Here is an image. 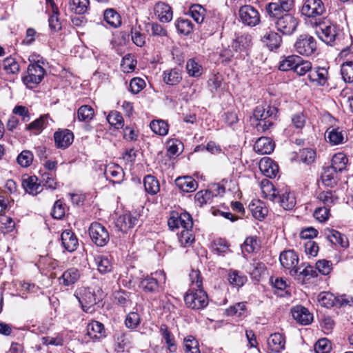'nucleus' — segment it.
Segmentation results:
<instances>
[{
  "label": "nucleus",
  "mask_w": 353,
  "mask_h": 353,
  "mask_svg": "<svg viewBox=\"0 0 353 353\" xmlns=\"http://www.w3.org/2000/svg\"><path fill=\"white\" fill-rule=\"evenodd\" d=\"M130 344V336L121 332L115 335V349L117 352H124Z\"/></svg>",
  "instance_id": "obj_42"
},
{
  "label": "nucleus",
  "mask_w": 353,
  "mask_h": 353,
  "mask_svg": "<svg viewBox=\"0 0 353 353\" xmlns=\"http://www.w3.org/2000/svg\"><path fill=\"white\" fill-rule=\"evenodd\" d=\"M175 183L179 190L185 192H192L198 188L196 181L189 176L178 177Z\"/></svg>",
  "instance_id": "obj_24"
},
{
  "label": "nucleus",
  "mask_w": 353,
  "mask_h": 353,
  "mask_svg": "<svg viewBox=\"0 0 353 353\" xmlns=\"http://www.w3.org/2000/svg\"><path fill=\"white\" fill-rule=\"evenodd\" d=\"M130 294L125 291H116L114 294V301L122 307L130 306L132 304L130 299Z\"/></svg>",
  "instance_id": "obj_53"
},
{
  "label": "nucleus",
  "mask_w": 353,
  "mask_h": 353,
  "mask_svg": "<svg viewBox=\"0 0 353 353\" xmlns=\"http://www.w3.org/2000/svg\"><path fill=\"white\" fill-rule=\"evenodd\" d=\"M299 21L293 15L286 13L279 17L276 22L277 30L284 34L290 35L296 30Z\"/></svg>",
  "instance_id": "obj_10"
},
{
  "label": "nucleus",
  "mask_w": 353,
  "mask_h": 353,
  "mask_svg": "<svg viewBox=\"0 0 353 353\" xmlns=\"http://www.w3.org/2000/svg\"><path fill=\"white\" fill-rule=\"evenodd\" d=\"M292 315L294 320L302 325H308L313 320V316L309 310L300 305L292 309Z\"/></svg>",
  "instance_id": "obj_19"
},
{
  "label": "nucleus",
  "mask_w": 353,
  "mask_h": 353,
  "mask_svg": "<svg viewBox=\"0 0 353 353\" xmlns=\"http://www.w3.org/2000/svg\"><path fill=\"white\" fill-rule=\"evenodd\" d=\"M131 37L133 43L139 46L142 47L145 43V35L141 33V26H135L131 28Z\"/></svg>",
  "instance_id": "obj_59"
},
{
  "label": "nucleus",
  "mask_w": 353,
  "mask_h": 353,
  "mask_svg": "<svg viewBox=\"0 0 353 353\" xmlns=\"http://www.w3.org/2000/svg\"><path fill=\"white\" fill-rule=\"evenodd\" d=\"M139 222L138 216L125 214L119 216L116 221V227L122 232H127L133 228Z\"/></svg>",
  "instance_id": "obj_13"
},
{
  "label": "nucleus",
  "mask_w": 353,
  "mask_h": 353,
  "mask_svg": "<svg viewBox=\"0 0 353 353\" xmlns=\"http://www.w3.org/2000/svg\"><path fill=\"white\" fill-rule=\"evenodd\" d=\"M274 143L266 137L259 138L254 145V151L259 154H268L273 152Z\"/></svg>",
  "instance_id": "obj_20"
},
{
  "label": "nucleus",
  "mask_w": 353,
  "mask_h": 353,
  "mask_svg": "<svg viewBox=\"0 0 353 353\" xmlns=\"http://www.w3.org/2000/svg\"><path fill=\"white\" fill-rule=\"evenodd\" d=\"M322 0H303L301 13L307 18L316 19L325 13Z\"/></svg>",
  "instance_id": "obj_8"
},
{
  "label": "nucleus",
  "mask_w": 353,
  "mask_h": 353,
  "mask_svg": "<svg viewBox=\"0 0 353 353\" xmlns=\"http://www.w3.org/2000/svg\"><path fill=\"white\" fill-rule=\"evenodd\" d=\"M104 20L113 28H117L121 24V16L113 9H107L104 12Z\"/></svg>",
  "instance_id": "obj_41"
},
{
  "label": "nucleus",
  "mask_w": 353,
  "mask_h": 353,
  "mask_svg": "<svg viewBox=\"0 0 353 353\" xmlns=\"http://www.w3.org/2000/svg\"><path fill=\"white\" fill-rule=\"evenodd\" d=\"M47 1L50 3L52 9V14L48 20L49 26L52 30L55 31L59 30L61 28V26L58 17V8L52 0H47Z\"/></svg>",
  "instance_id": "obj_51"
},
{
  "label": "nucleus",
  "mask_w": 353,
  "mask_h": 353,
  "mask_svg": "<svg viewBox=\"0 0 353 353\" xmlns=\"http://www.w3.org/2000/svg\"><path fill=\"white\" fill-rule=\"evenodd\" d=\"M301 61V57L297 55L284 57L279 62V69L281 71L294 70L296 65Z\"/></svg>",
  "instance_id": "obj_31"
},
{
  "label": "nucleus",
  "mask_w": 353,
  "mask_h": 353,
  "mask_svg": "<svg viewBox=\"0 0 353 353\" xmlns=\"http://www.w3.org/2000/svg\"><path fill=\"white\" fill-rule=\"evenodd\" d=\"M3 68L8 74H17L19 72L20 67L14 58L9 57L3 61Z\"/></svg>",
  "instance_id": "obj_54"
},
{
  "label": "nucleus",
  "mask_w": 353,
  "mask_h": 353,
  "mask_svg": "<svg viewBox=\"0 0 353 353\" xmlns=\"http://www.w3.org/2000/svg\"><path fill=\"white\" fill-rule=\"evenodd\" d=\"M89 3V0H70L69 8L75 14H82L87 11Z\"/></svg>",
  "instance_id": "obj_40"
},
{
  "label": "nucleus",
  "mask_w": 353,
  "mask_h": 353,
  "mask_svg": "<svg viewBox=\"0 0 353 353\" xmlns=\"http://www.w3.org/2000/svg\"><path fill=\"white\" fill-rule=\"evenodd\" d=\"M94 115V110L88 105L81 106L77 111V118L80 121L88 122L93 119Z\"/></svg>",
  "instance_id": "obj_50"
},
{
  "label": "nucleus",
  "mask_w": 353,
  "mask_h": 353,
  "mask_svg": "<svg viewBox=\"0 0 353 353\" xmlns=\"http://www.w3.org/2000/svg\"><path fill=\"white\" fill-rule=\"evenodd\" d=\"M37 181L38 179L36 176H29L23 181V187L29 194L36 195L43 190L41 185Z\"/></svg>",
  "instance_id": "obj_30"
},
{
  "label": "nucleus",
  "mask_w": 353,
  "mask_h": 353,
  "mask_svg": "<svg viewBox=\"0 0 353 353\" xmlns=\"http://www.w3.org/2000/svg\"><path fill=\"white\" fill-rule=\"evenodd\" d=\"M315 32L323 42L332 45L337 36V27L328 20L316 21Z\"/></svg>",
  "instance_id": "obj_2"
},
{
  "label": "nucleus",
  "mask_w": 353,
  "mask_h": 353,
  "mask_svg": "<svg viewBox=\"0 0 353 353\" xmlns=\"http://www.w3.org/2000/svg\"><path fill=\"white\" fill-rule=\"evenodd\" d=\"M344 134L339 128H330L326 130L325 137L332 145H336L343 143Z\"/></svg>",
  "instance_id": "obj_27"
},
{
  "label": "nucleus",
  "mask_w": 353,
  "mask_h": 353,
  "mask_svg": "<svg viewBox=\"0 0 353 353\" xmlns=\"http://www.w3.org/2000/svg\"><path fill=\"white\" fill-rule=\"evenodd\" d=\"M94 261L100 273L106 274L111 272L112 265L108 256L103 255L97 256L94 257Z\"/></svg>",
  "instance_id": "obj_38"
},
{
  "label": "nucleus",
  "mask_w": 353,
  "mask_h": 353,
  "mask_svg": "<svg viewBox=\"0 0 353 353\" xmlns=\"http://www.w3.org/2000/svg\"><path fill=\"white\" fill-rule=\"evenodd\" d=\"M317 198L325 205L324 207H327L328 208L334 205L339 199L335 192H332L331 190L320 192L318 194Z\"/></svg>",
  "instance_id": "obj_44"
},
{
  "label": "nucleus",
  "mask_w": 353,
  "mask_h": 353,
  "mask_svg": "<svg viewBox=\"0 0 353 353\" xmlns=\"http://www.w3.org/2000/svg\"><path fill=\"white\" fill-rule=\"evenodd\" d=\"M348 159L347 157L341 152L335 154L332 159V165L330 166L339 172L345 170Z\"/></svg>",
  "instance_id": "obj_37"
},
{
  "label": "nucleus",
  "mask_w": 353,
  "mask_h": 353,
  "mask_svg": "<svg viewBox=\"0 0 353 353\" xmlns=\"http://www.w3.org/2000/svg\"><path fill=\"white\" fill-rule=\"evenodd\" d=\"M327 70L325 68L317 67L312 68L307 77L313 85L322 86L327 82Z\"/></svg>",
  "instance_id": "obj_17"
},
{
  "label": "nucleus",
  "mask_w": 353,
  "mask_h": 353,
  "mask_svg": "<svg viewBox=\"0 0 353 353\" xmlns=\"http://www.w3.org/2000/svg\"><path fill=\"white\" fill-rule=\"evenodd\" d=\"M179 241L183 247H189L194 242V236L190 229L181 230L179 234Z\"/></svg>",
  "instance_id": "obj_58"
},
{
  "label": "nucleus",
  "mask_w": 353,
  "mask_h": 353,
  "mask_svg": "<svg viewBox=\"0 0 353 353\" xmlns=\"http://www.w3.org/2000/svg\"><path fill=\"white\" fill-rule=\"evenodd\" d=\"M81 272L76 268H70L65 270L62 275L59 277V285L70 287L74 285L80 279Z\"/></svg>",
  "instance_id": "obj_14"
},
{
  "label": "nucleus",
  "mask_w": 353,
  "mask_h": 353,
  "mask_svg": "<svg viewBox=\"0 0 353 353\" xmlns=\"http://www.w3.org/2000/svg\"><path fill=\"white\" fill-rule=\"evenodd\" d=\"M342 79L346 83H353V61H347L341 66Z\"/></svg>",
  "instance_id": "obj_47"
},
{
  "label": "nucleus",
  "mask_w": 353,
  "mask_h": 353,
  "mask_svg": "<svg viewBox=\"0 0 353 353\" xmlns=\"http://www.w3.org/2000/svg\"><path fill=\"white\" fill-rule=\"evenodd\" d=\"M176 28L180 33L188 35L193 30V24L189 19L180 18L176 23Z\"/></svg>",
  "instance_id": "obj_56"
},
{
  "label": "nucleus",
  "mask_w": 353,
  "mask_h": 353,
  "mask_svg": "<svg viewBox=\"0 0 353 353\" xmlns=\"http://www.w3.org/2000/svg\"><path fill=\"white\" fill-rule=\"evenodd\" d=\"M154 10L155 15L163 23H168L172 19V10L168 4L159 1L156 3Z\"/></svg>",
  "instance_id": "obj_21"
},
{
  "label": "nucleus",
  "mask_w": 353,
  "mask_h": 353,
  "mask_svg": "<svg viewBox=\"0 0 353 353\" xmlns=\"http://www.w3.org/2000/svg\"><path fill=\"white\" fill-rule=\"evenodd\" d=\"M279 260L281 265L288 270H290V275L296 276L298 275L299 267H297L299 257L293 250H286L281 253Z\"/></svg>",
  "instance_id": "obj_9"
},
{
  "label": "nucleus",
  "mask_w": 353,
  "mask_h": 353,
  "mask_svg": "<svg viewBox=\"0 0 353 353\" xmlns=\"http://www.w3.org/2000/svg\"><path fill=\"white\" fill-rule=\"evenodd\" d=\"M246 302H239L226 309V314L228 316L237 317H245L247 315Z\"/></svg>",
  "instance_id": "obj_43"
},
{
  "label": "nucleus",
  "mask_w": 353,
  "mask_h": 353,
  "mask_svg": "<svg viewBox=\"0 0 353 353\" xmlns=\"http://www.w3.org/2000/svg\"><path fill=\"white\" fill-rule=\"evenodd\" d=\"M239 17L242 23L249 26H255L260 22L258 10L250 5H245L239 10Z\"/></svg>",
  "instance_id": "obj_11"
},
{
  "label": "nucleus",
  "mask_w": 353,
  "mask_h": 353,
  "mask_svg": "<svg viewBox=\"0 0 353 353\" xmlns=\"http://www.w3.org/2000/svg\"><path fill=\"white\" fill-rule=\"evenodd\" d=\"M61 240L64 249L67 251L72 252L77 250L79 245L78 239L72 231H63L61 235Z\"/></svg>",
  "instance_id": "obj_23"
},
{
  "label": "nucleus",
  "mask_w": 353,
  "mask_h": 353,
  "mask_svg": "<svg viewBox=\"0 0 353 353\" xmlns=\"http://www.w3.org/2000/svg\"><path fill=\"white\" fill-rule=\"evenodd\" d=\"M285 337L279 333L272 334L268 339V346L272 352L279 353L284 350Z\"/></svg>",
  "instance_id": "obj_22"
},
{
  "label": "nucleus",
  "mask_w": 353,
  "mask_h": 353,
  "mask_svg": "<svg viewBox=\"0 0 353 353\" xmlns=\"http://www.w3.org/2000/svg\"><path fill=\"white\" fill-rule=\"evenodd\" d=\"M338 172H339L330 167L325 168L321 175V179L324 185L329 187H334L336 185L338 181Z\"/></svg>",
  "instance_id": "obj_34"
},
{
  "label": "nucleus",
  "mask_w": 353,
  "mask_h": 353,
  "mask_svg": "<svg viewBox=\"0 0 353 353\" xmlns=\"http://www.w3.org/2000/svg\"><path fill=\"white\" fill-rule=\"evenodd\" d=\"M228 279L232 285L238 288L243 286L247 281V277L236 270H231L228 273Z\"/></svg>",
  "instance_id": "obj_46"
},
{
  "label": "nucleus",
  "mask_w": 353,
  "mask_h": 353,
  "mask_svg": "<svg viewBox=\"0 0 353 353\" xmlns=\"http://www.w3.org/2000/svg\"><path fill=\"white\" fill-rule=\"evenodd\" d=\"M87 335L90 339H100L104 336L105 329L103 325L97 321H93L88 324Z\"/></svg>",
  "instance_id": "obj_29"
},
{
  "label": "nucleus",
  "mask_w": 353,
  "mask_h": 353,
  "mask_svg": "<svg viewBox=\"0 0 353 353\" xmlns=\"http://www.w3.org/2000/svg\"><path fill=\"white\" fill-rule=\"evenodd\" d=\"M160 332L163 339L165 341L169 351L174 352L176 350L174 337L168 330V326L165 324H162L160 327Z\"/></svg>",
  "instance_id": "obj_39"
},
{
  "label": "nucleus",
  "mask_w": 353,
  "mask_h": 353,
  "mask_svg": "<svg viewBox=\"0 0 353 353\" xmlns=\"http://www.w3.org/2000/svg\"><path fill=\"white\" fill-rule=\"evenodd\" d=\"M326 238L334 245H339L342 248L348 246V241L346 236L337 230L333 229H327L325 231Z\"/></svg>",
  "instance_id": "obj_25"
},
{
  "label": "nucleus",
  "mask_w": 353,
  "mask_h": 353,
  "mask_svg": "<svg viewBox=\"0 0 353 353\" xmlns=\"http://www.w3.org/2000/svg\"><path fill=\"white\" fill-rule=\"evenodd\" d=\"M260 248L259 239L256 236H249L243 243V249L248 253H252Z\"/></svg>",
  "instance_id": "obj_64"
},
{
  "label": "nucleus",
  "mask_w": 353,
  "mask_h": 353,
  "mask_svg": "<svg viewBox=\"0 0 353 353\" xmlns=\"http://www.w3.org/2000/svg\"><path fill=\"white\" fill-rule=\"evenodd\" d=\"M54 139L58 148L65 149L72 144L74 135L69 130H61L54 134Z\"/></svg>",
  "instance_id": "obj_16"
},
{
  "label": "nucleus",
  "mask_w": 353,
  "mask_h": 353,
  "mask_svg": "<svg viewBox=\"0 0 353 353\" xmlns=\"http://www.w3.org/2000/svg\"><path fill=\"white\" fill-rule=\"evenodd\" d=\"M278 110L269 105H258L253 112V119L258 121L255 128L259 132H265L273 125Z\"/></svg>",
  "instance_id": "obj_1"
},
{
  "label": "nucleus",
  "mask_w": 353,
  "mask_h": 353,
  "mask_svg": "<svg viewBox=\"0 0 353 353\" xmlns=\"http://www.w3.org/2000/svg\"><path fill=\"white\" fill-rule=\"evenodd\" d=\"M108 123L117 129L123 128V119L121 114L117 111H112L107 116Z\"/></svg>",
  "instance_id": "obj_63"
},
{
  "label": "nucleus",
  "mask_w": 353,
  "mask_h": 353,
  "mask_svg": "<svg viewBox=\"0 0 353 353\" xmlns=\"http://www.w3.org/2000/svg\"><path fill=\"white\" fill-rule=\"evenodd\" d=\"M88 232L92 242L98 247H103L109 242V232L106 228L100 223H92L89 227Z\"/></svg>",
  "instance_id": "obj_6"
},
{
  "label": "nucleus",
  "mask_w": 353,
  "mask_h": 353,
  "mask_svg": "<svg viewBox=\"0 0 353 353\" xmlns=\"http://www.w3.org/2000/svg\"><path fill=\"white\" fill-rule=\"evenodd\" d=\"M189 12L191 17L197 23L203 22L205 15V9L199 4H194L190 6Z\"/></svg>",
  "instance_id": "obj_48"
},
{
  "label": "nucleus",
  "mask_w": 353,
  "mask_h": 353,
  "mask_svg": "<svg viewBox=\"0 0 353 353\" xmlns=\"http://www.w3.org/2000/svg\"><path fill=\"white\" fill-rule=\"evenodd\" d=\"M261 41L270 50H273L280 47L282 39L278 33L270 31L264 34Z\"/></svg>",
  "instance_id": "obj_26"
},
{
  "label": "nucleus",
  "mask_w": 353,
  "mask_h": 353,
  "mask_svg": "<svg viewBox=\"0 0 353 353\" xmlns=\"http://www.w3.org/2000/svg\"><path fill=\"white\" fill-rule=\"evenodd\" d=\"M186 69L188 74L194 77H200L203 71L202 66L193 59L188 61Z\"/></svg>",
  "instance_id": "obj_57"
},
{
  "label": "nucleus",
  "mask_w": 353,
  "mask_h": 353,
  "mask_svg": "<svg viewBox=\"0 0 353 353\" xmlns=\"http://www.w3.org/2000/svg\"><path fill=\"white\" fill-rule=\"evenodd\" d=\"M182 75L180 70L173 68L163 72V81L168 85H174L180 83Z\"/></svg>",
  "instance_id": "obj_33"
},
{
  "label": "nucleus",
  "mask_w": 353,
  "mask_h": 353,
  "mask_svg": "<svg viewBox=\"0 0 353 353\" xmlns=\"http://www.w3.org/2000/svg\"><path fill=\"white\" fill-rule=\"evenodd\" d=\"M139 286L146 292H154L159 288V283L156 279L146 276L141 281Z\"/></svg>",
  "instance_id": "obj_49"
},
{
  "label": "nucleus",
  "mask_w": 353,
  "mask_h": 353,
  "mask_svg": "<svg viewBox=\"0 0 353 353\" xmlns=\"http://www.w3.org/2000/svg\"><path fill=\"white\" fill-rule=\"evenodd\" d=\"M185 353H199V342L192 336H188L183 340Z\"/></svg>",
  "instance_id": "obj_61"
},
{
  "label": "nucleus",
  "mask_w": 353,
  "mask_h": 353,
  "mask_svg": "<svg viewBox=\"0 0 353 353\" xmlns=\"http://www.w3.org/2000/svg\"><path fill=\"white\" fill-rule=\"evenodd\" d=\"M186 305L193 310H200L208 304V298L202 288L189 290L184 296Z\"/></svg>",
  "instance_id": "obj_3"
},
{
  "label": "nucleus",
  "mask_w": 353,
  "mask_h": 353,
  "mask_svg": "<svg viewBox=\"0 0 353 353\" xmlns=\"http://www.w3.org/2000/svg\"><path fill=\"white\" fill-rule=\"evenodd\" d=\"M33 154L30 150L22 151L17 157V163L23 168L29 167L33 161Z\"/></svg>",
  "instance_id": "obj_62"
},
{
  "label": "nucleus",
  "mask_w": 353,
  "mask_h": 353,
  "mask_svg": "<svg viewBox=\"0 0 353 353\" xmlns=\"http://www.w3.org/2000/svg\"><path fill=\"white\" fill-rule=\"evenodd\" d=\"M46 71L38 63L28 65L27 74L22 77L23 83L29 88H33L43 79Z\"/></svg>",
  "instance_id": "obj_7"
},
{
  "label": "nucleus",
  "mask_w": 353,
  "mask_h": 353,
  "mask_svg": "<svg viewBox=\"0 0 353 353\" xmlns=\"http://www.w3.org/2000/svg\"><path fill=\"white\" fill-rule=\"evenodd\" d=\"M151 130L157 134L165 136L168 132V124L163 120H154L150 123Z\"/></svg>",
  "instance_id": "obj_55"
},
{
  "label": "nucleus",
  "mask_w": 353,
  "mask_h": 353,
  "mask_svg": "<svg viewBox=\"0 0 353 353\" xmlns=\"http://www.w3.org/2000/svg\"><path fill=\"white\" fill-rule=\"evenodd\" d=\"M318 301L325 307H331L336 305V296L327 292H321L318 296Z\"/></svg>",
  "instance_id": "obj_52"
},
{
  "label": "nucleus",
  "mask_w": 353,
  "mask_h": 353,
  "mask_svg": "<svg viewBox=\"0 0 353 353\" xmlns=\"http://www.w3.org/2000/svg\"><path fill=\"white\" fill-rule=\"evenodd\" d=\"M295 51L303 56L310 57L314 54L317 49L316 40L310 35H300L294 45Z\"/></svg>",
  "instance_id": "obj_4"
},
{
  "label": "nucleus",
  "mask_w": 353,
  "mask_h": 353,
  "mask_svg": "<svg viewBox=\"0 0 353 353\" xmlns=\"http://www.w3.org/2000/svg\"><path fill=\"white\" fill-rule=\"evenodd\" d=\"M213 197V194L210 190H201L198 192L194 196L196 203L199 206L210 203Z\"/></svg>",
  "instance_id": "obj_60"
},
{
  "label": "nucleus",
  "mask_w": 353,
  "mask_h": 353,
  "mask_svg": "<svg viewBox=\"0 0 353 353\" xmlns=\"http://www.w3.org/2000/svg\"><path fill=\"white\" fill-rule=\"evenodd\" d=\"M75 297L79 301L82 309L85 312H92L93 306L97 302L95 292L90 288H80L74 293Z\"/></svg>",
  "instance_id": "obj_5"
},
{
  "label": "nucleus",
  "mask_w": 353,
  "mask_h": 353,
  "mask_svg": "<svg viewBox=\"0 0 353 353\" xmlns=\"http://www.w3.org/2000/svg\"><path fill=\"white\" fill-rule=\"evenodd\" d=\"M261 189L264 197L272 201H275L277 199L279 190L276 189L268 179H265L261 181Z\"/></svg>",
  "instance_id": "obj_28"
},
{
  "label": "nucleus",
  "mask_w": 353,
  "mask_h": 353,
  "mask_svg": "<svg viewBox=\"0 0 353 353\" xmlns=\"http://www.w3.org/2000/svg\"><path fill=\"white\" fill-rule=\"evenodd\" d=\"M143 185L145 191L152 195L157 194L160 190L159 181L154 176L147 175L145 176Z\"/></svg>",
  "instance_id": "obj_36"
},
{
  "label": "nucleus",
  "mask_w": 353,
  "mask_h": 353,
  "mask_svg": "<svg viewBox=\"0 0 353 353\" xmlns=\"http://www.w3.org/2000/svg\"><path fill=\"white\" fill-rule=\"evenodd\" d=\"M249 209L252 216L258 220L263 219L267 216L268 212L267 208L259 201L250 203Z\"/></svg>",
  "instance_id": "obj_35"
},
{
  "label": "nucleus",
  "mask_w": 353,
  "mask_h": 353,
  "mask_svg": "<svg viewBox=\"0 0 353 353\" xmlns=\"http://www.w3.org/2000/svg\"><path fill=\"white\" fill-rule=\"evenodd\" d=\"M251 43L252 38L249 34H243L236 37L231 45L232 50L234 52L231 57H237L243 52L246 53L251 46Z\"/></svg>",
  "instance_id": "obj_12"
},
{
  "label": "nucleus",
  "mask_w": 353,
  "mask_h": 353,
  "mask_svg": "<svg viewBox=\"0 0 353 353\" xmlns=\"http://www.w3.org/2000/svg\"><path fill=\"white\" fill-rule=\"evenodd\" d=\"M259 166L263 174L269 178H274L279 172L278 165L269 157L262 158Z\"/></svg>",
  "instance_id": "obj_18"
},
{
  "label": "nucleus",
  "mask_w": 353,
  "mask_h": 353,
  "mask_svg": "<svg viewBox=\"0 0 353 353\" xmlns=\"http://www.w3.org/2000/svg\"><path fill=\"white\" fill-rule=\"evenodd\" d=\"M265 10L268 17L273 19H278L283 15V12H285L284 10H281V7L278 2H270L268 3L265 7Z\"/></svg>",
  "instance_id": "obj_45"
},
{
  "label": "nucleus",
  "mask_w": 353,
  "mask_h": 353,
  "mask_svg": "<svg viewBox=\"0 0 353 353\" xmlns=\"http://www.w3.org/2000/svg\"><path fill=\"white\" fill-rule=\"evenodd\" d=\"M48 125V114L41 115L39 118L26 125V129L39 134Z\"/></svg>",
  "instance_id": "obj_32"
},
{
  "label": "nucleus",
  "mask_w": 353,
  "mask_h": 353,
  "mask_svg": "<svg viewBox=\"0 0 353 353\" xmlns=\"http://www.w3.org/2000/svg\"><path fill=\"white\" fill-rule=\"evenodd\" d=\"M277 198L280 205L286 210H292L296 205L294 194L288 187L279 190Z\"/></svg>",
  "instance_id": "obj_15"
}]
</instances>
